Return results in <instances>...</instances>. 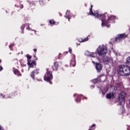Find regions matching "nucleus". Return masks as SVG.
<instances>
[{
  "label": "nucleus",
  "instance_id": "2f4dec72",
  "mask_svg": "<svg viewBox=\"0 0 130 130\" xmlns=\"http://www.w3.org/2000/svg\"><path fill=\"white\" fill-rule=\"evenodd\" d=\"M27 30H31V29L28 26L27 27Z\"/></svg>",
  "mask_w": 130,
  "mask_h": 130
},
{
  "label": "nucleus",
  "instance_id": "2eb2a0df",
  "mask_svg": "<svg viewBox=\"0 0 130 130\" xmlns=\"http://www.w3.org/2000/svg\"><path fill=\"white\" fill-rule=\"evenodd\" d=\"M114 97V94H113V92H110L106 95V98L107 99H110V98H113Z\"/></svg>",
  "mask_w": 130,
  "mask_h": 130
},
{
  "label": "nucleus",
  "instance_id": "aec40b11",
  "mask_svg": "<svg viewBox=\"0 0 130 130\" xmlns=\"http://www.w3.org/2000/svg\"><path fill=\"white\" fill-rule=\"evenodd\" d=\"M91 82L94 83V84H96V83H98V79H95L91 80Z\"/></svg>",
  "mask_w": 130,
  "mask_h": 130
},
{
  "label": "nucleus",
  "instance_id": "393cba45",
  "mask_svg": "<svg viewBox=\"0 0 130 130\" xmlns=\"http://www.w3.org/2000/svg\"><path fill=\"white\" fill-rule=\"evenodd\" d=\"M14 45H15V44H11L9 46V48L11 49V50H13V49H12V47H13V46H14Z\"/></svg>",
  "mask_w": 130,
  "mask_h": 130
},
{
  "label": "nucleus",
  "instance_id": "20e7f679",
  "mask_svg": "<svg viewBox=\"0 0 130 130\" xmlns=\"http://www.w3.org/2000/svg\"><path fill=\"white\" fill-rule=\"evenodd\" d=\"M52 72H47L46 74H45L44 80L46 81L47 82H49L50 84H52V82L50 81L52 80Z\"/></svg>",
  "mask_w": 130,
  "mask_h": 130
},
{
  "label": "nucleus",
  "instance_id": "f704fd0d",
  "mask_svg": "<svg viewBox=\"0 0 130 130\" xmlns=\"http://www.w3.org/2000/svg\"><path fill=\"white\" fill-rule=\"evenodd\" d=\"M34 51H35V52H36L37 51V49H34Z\"/></svg>",
  "mask_w": 130,
  "mask_h": 130
},
{
  "label": "nucleus",
  "instance_id": "c9c22d12",
  "mask_svg": "<svg viewBox=\"0 0 130 130\" xmlns=\"http://www.w3.org/2000/svg\"><path fill=\"white\" fill-rule=\"evenodd\" d=\"M0 130H4V129H3V127L1 126H0Z\"/></svg>",
  "mask_w": 130,
  "mask_h": 130
},
{
  "label": "nucleus",
  "instance_id": "b1692460",
  "mask_svg": "<svg viewBox=\"0 0 130 130\" xmlns=\"http://www.w3.org/2000/svg\"><path fill=\"white\" fill-rule=\"evenodd\" d=\"M26 57H27V61H28V59L29 60H30V59H31V56H30V55H26Z\"/></svg>",
  "mask_w": 130,
  "mask_h": 130
},
{
  "label": "nucleus",
  "instance_id": "1a4fd4ad",
  "mask_svg": "<svg viewBox=\"0 0 130 130\" xmlns=\"http://www.w3.org/2000/svg\"><path fill=\"white\" fill-rule=\"evenodd\" d=\"M85 54L86 56H89L90 57H96V55H97L96 53H91L89 51L85 52Z\"/></svg>",
  "mask_w": 130,
  "mask_h": 130
},
{
  "label": "nucleus",
  "instance_id": "c85d7f7f",
  "mask_svg": "<svg viewBox=\"0 0 130 130\" xmlns=\"http://www.w3.org/2000/svg\"><path fill=\"white\" fill-rule=\"evenodd\" d=\"M69 52L70 53H72V49L71 48H69Z\"/></svg>",
  "mask_w": 130,
  "mask_h": 130
},
{
  "label": "nucleus",
  "instance_id": "a878e982",
  "mask_svg": "<svg viewBox=\"0 0 130 130\" xmlns=\"http://www.w3.org/2000/svg\"><path fill=\"white\" fill-rule=\"evenodd\" d=\"M113 52L115 53V54H116V55H118V54H119V53H118V52H117V51L114 50Z\"/></svg>",
  "mask_w": 130,
  "mask_h": 130
},
{
  "label": "nucleus",
  "instance_id": "c756f323",
  "mask_svg": "<svg viewBox=\"0 0 130 130\" xmlns=\"http://www.w3.org/2000/svg\"><path fill=\"white\" fill-rule=\"evenodd\" d=\"M103 78V77H101V78H100V81H101V82H104V81L102 80Z\"/></svg>",
  "mask_w": 130,
  "mask_h": 130
},
{
  "label": "nucleus",
  "instance_id": "f3484780",
  "mask_svg": "<svg viewBox=\"0 0 130 130\" xmlns=\"http://www.w3.org/2000/svg\"><path fill=\"white\" fill-rule=\"evenodd\" d=\"M14 74H15V75H16L17 76H21V74L20 73V72L18 71V70H15L14 71Z\"/></svg>",
  "mask_w": 130,
  "mask_h": 130
},
{
  "label": "nucleus",
  "instance_id": "cd10ccee",
  "mask_svg": "<svg viewBox=\"0 0 130 130\" xmlns=\"http://www.w3.org/2000/svg\"><path fill=\"white\" fill-rule=\"evenodd\" d=\"M24 28H25V25H22L21 26V30H24Z\"/></svg>",
  "mask_w": 130,
  "mask_h": 130
},
{
  "label": "nucleus",
  "instance_id": "de8ad7c7",
  "mask_svg": "<svg viewBox=\"0 0 130 130\" xmlns=\"http://www.w3.org/2000/svg\"><path fill=\"white\" fill-rule=\"evenodd\" d=\"M17 6V5H15V7H16Z\"/></svg>",
  "mask_w": 130,
  "mask_h": 130
},
{
  "label": "nucleus",
  "instance_id": "7c9ffc66",
  "mask_svg": "<svg viewBox=\"0 0 130 130\" xmlns=\"http://www.w3.org/2000/svg\"><path fill=\"white\" fill-rule=\"evenodd\" d=\"M3 71V67L2 66H0V71Z\"/></svg>",
  "mask_w": 130,
  "mask_h": 130
},
{
  "label": "nucleus",
  "instance_id": "49530a36",
  "mask_svg": "<svg viewBox=\"0 0 130 130\" xmlns=\"http://www.w3.org/2000/svg\"><path fill=\"white\" fill-rule=\"evenodd\" d=\"M91 87H94V86H93V85H92V86H91Z\"/></svg>",
  "mask_w": 130,
  "mask_h": 130
},
{
  "label": "nucleus",
  "instance_id": "7ed1b4c3",
  "mask_svg": "<svg viewBox=\"0 0 130 130\" xmlns=\"http://www.w3.org/2000/svg\"><path fill=\"white\" fill-rule=\"evenodd\" d=\"M96 54L101 57H104L108 52V48L106 45H101L96 49Z\"/></svg>",
  "mask_w": 130,
  "mask_h": 130
},
{
  "label": "nucleus",
  "instance_id": "423d86ee",
  "mask_svg": "<svg viewBox=\"0 0 130 130\" xmlns=\"http://www.w3.org/2000/svg\"><path fill=\"white\" fill-rule=\"evenodd\" d=\"M125 97V92L122 91L119 96V101L120 102V105H123L124 104V98Z\"/></svg>",
  "mask_w": 130,
  "mask_h": 130
},
{
  "label": "nucleus",
  "instance_id": "0eeeda50",
  "mask_svg": "<svg viewBox=\"0 0 130 130\" xmlns=\"http://www.w3.org/2000/svg\"><path fill=\"white\" fill-rule=\"evenodd\" d=\"M103 61L105 64H109L112 63L113 62V60L112 59V58H111V57H105L103 59Z\"/></svg>",
  "mask_w": 130,
  "mask_h": 130
},
{
  "label": "nucleus",
  "instance_id": "4c0bfd02",
  "mask_svg": "<svg viewBox=\"0 0 130 130\" xmlns=\"http://www.w3.org/2000/svg\"><path fill=\"white\" fill-rule=\"evenodd\" d=\"M127 130H130V126H128Z\"/></svg>",
  "mask_w": 130,
  "mask_h": 130
},
{
  "label": "nucleus",
  "instance_id": "473e14b6",
  "mask_svg": "<svg viewBox=\"0 0 130 130\" xmlns=\"http://www.w3.org/2000/svg\"><path fill=\"white\" fill-rule=\"evenodd\" d=\"M34 57H35V60H37V59H38L36 57V56H34Z\"/></svg>",
  "mask_w": 130,
  "mask_h": 130
},
{
  "label": "nucleus",
  "instance_id": "9b49d317",
  "mask_svg": "<svg viewBox=\"0 0 130 130\" xmlns=\"http://www.w3.org/2000/svg\"><path fill=\"white\" fill-rule=\"evenodd\" d=\"M39 74V69H36L34 71H32L30 74V77L34 80L35 78V74L38 75Z\"/></svg>",
  "mask_w": 130,
  "mask_h": 130
},
{
  "label": "nucleus",
  "instance_id": "58836bf2",
  "mask_svg": "<svg viewBox=\"0 0 130 130\" xmlns=\"http://www.w3.org/2000/svg\"><path fill=\"white\" fill-rule=\"evenodd\" d=\"M21 9H23V6H22V5H21Z\"/></svg>",
  "mask_w": 130,
  "mask_h": 130
},
{
  "label": "nucleus",
  "instance_id": "6ab92c4d",
  "mask_svg": "<svg viewBox=\"0 0 130 130\" xmlns=\"http://www.w3.org/2000/svg\"><path fill=\"white\" fill-rule=\"evenodd\" d=\"M54 67H57V69L59 66V63L58 62H55L54 63Z\"/></svg>",
  "mask_w": 130,
  "mask_h": 130
},
{
  "label": "nucleus",
  "instance_id": "39448f33",
  "mask_svg": "<svg viewBox=\"0 0 130 130\" xmlns=\"http://www.w3.org/2000/svg\"><path fill=\"white\" fill-rule=\"evenodd\" d=\"M127 37V35H125V34H119L117 36V37L115 38V41L117 42H120V41H122L123 39L126 38Z\"/></svg>",
  "mask_w": 130,
  "mask_h": 130
},
{
  "label": "nucleus",
  "instance_id": "bb28decb",
  "mask_svg": "<svg viewBox=\"0 0 130 130\" xmlns=\"http://www.w3.org/2000/svg\"><path fill=\"white\" fill-rule=\"evenodd\" d=\"M112 88H113L114 89V90H117V87H115L114 86H112Z\"/></svg>",
  "mask_w": 130,
  "mask_h": 130
},
{
  "label": "nucleus",
  "instance_id": "dca6fc26",
  "mask_svg": "<svg viewBox=\"0 0 130 130\" xmlns=\"http://www.w3.org/2000/svg\"><path fill=\"white\" fill-rule=\"evenodd\" d=\"M107 91H108V87L106 86L105 89L102 90V93L103 94V95H104L105 93L107 92Z\"/></svg>",
  "mask_w": 130,
  "mask_h": 130
},
{
  "label": "nucleus",
  "instance_id": "79ce46f5",
  "mask_svg": "<svg viewBox=\"0 0 130 130\" xmlns=\"http://www.w3.org/2000/svg\"><path fill=\"white\" fill-rule=\"evenodd\" d=\"M40 3L41 5H42V4H41V1H40Z\"/></svg>",
  "mask_w": 130,
  "mask_h": 130
},
{
  "label": "nucleus",
  "instance_id": "c03bdc74",
  "mask_svg": "<svg viewBox=\"0 0 130 130\" xmlns=\"http://www.w3.org/2000/svg\"><path fill=\"white\" fill-rule=\"evenodd\" d=\"M1 61H2V60H0V63H1Z\"/></svg>",
  "mask_w": 130,
  "mask_h": 130
},
{
  "label": "nucleus",
  "instance_id": "9d476101",
  "mask_svg": "<svg viewBox=\"0 0 130 130\" xmlns=\"http://www.w3.org/2000/svg\"><path fill=\"white\" fill-rule=\"evenodd\" d=\"M102 64L100 63H95V69L98 72V73H99L101 70H102Z\"/></svg>",
  "mask_w": 130,
  "mask_h": 130
},
{
  "label": "nucleus",
  "instance_id": "72a5a7b5",
  "mask_svg": "<svg viewBox=\"0 0 130 130\" xmlns=\"http://www.w3.org/2000/svg\"><path fill=\"white\" fill-rule=\"evenodd\" d=\"M1 96L2 97V98H5V96L3 95V94H1Z\"/></svg>",
  "mask_w": 130,
  "mask_h": 130
},
{
  "label": "nucleus",
  "instance_id": "09e8293b",
  "mask_svg": "<svg viewBox=\"0 0 130 130\" xmlns=\"http://www.w3.org/2000/svg\"><path fill=\"white\" fill-rule=\"evenodd\" d=\"M85 99H87V98H85Z\"/></svg>",
  "mask_w": 130,
  "mask_h": 130
},
{
  "label": "nucleus",
  "instance_id": "ea45409f",
  "mask_svg": "<svg viewBox=\"0 0 130 130\" xmlns=\"http://www.w3.org/2000/svg\"><path fill=\"white\" fill-rule=\"evenodd\" d=\"M93 63H95V62L94 61H92Z\"/></svg>",
  "mask_w": 130,
  "mask_h": 130
},
{
  "label": "nucleus",
  "instance_id": "f257e3e1",
  "mask_svg": "<svg viewBox=\"0 0 130 130\" xmlns=\"http://www.w3.org/2000/svg\"><path fill=\"white\" fill-rule=\"evenodd\" d=\"M92 8H93V5H91V8L89 11V15L91 16H94L96 18H99V19H101L102 21V27L106 26L109 28L110 27L111 23H114V21L116 19V16L114 15H110L108 17V19L105 20L106 19V16L104 14H99L98 13H96L95 12H93L92 11Z\"/></svg>",
  "mask_w": 130,
  "mask_h": 130
},
{
  "label": "nucleus",
  "instance_id": "37998d69",
  "mask_svg": "<svg viewBox=\"0 0 130 130\" xmlns=\"http://www.w3.org/2000/svg\"><path fill=\"white\" fill-rule=\"evenodd\" d=\"M110 43L111 44L112 43L111 42H110Z\"/></svg>",
  "mask_w": 130,
  "mask_h": 130
},
{
  "label": "nucleus",
  "instance_id": "5701e85b",
  "mask_svg": "<svg viewBox=\"0 0 130 130\" xmlns=\"http://www.w3.org/2000/svg\"><path fill=\"white\" fill-rule=\"evenodd\" d=\"M49 23H50V24H53L54 25H55L56 24H55V22H54V20H50L49 21Z\"/></svg>",
  "mask_w": 130,
  "mask_h": 130
},
{
  "label": "nucleus",
  "instance_id": "e433bc0d",
  "mask_svg": "<svg viewBox=\"0 0 130 130\" xmlns=\"http://www.w3.org/2000/svg\"><path fill=\"white\" fill-rule=\"evenodd\" d=\"M95 125H96L95 124H92V126L94 127V126H95Z\"/></svg>",
  "mask_w": 130,
  "mask_h": 130
},
{
  "label": "nucleus",
  "instance_id": "f03ea898",
  "mask_svg": "<svg viewBox=\"0 0 130 130\" xmlns=\"http://www.w3.org/2000/svg\"><path fill=\"white\" fill-rule=\"evenodd\" d=\"M118 74L120 76L128 77L130 75V67L127 66L120 65L119 66Z\"/></svg>",
  "mask_w": 130,
  "mask_h": 130
},
{
  "label": "nucleus",
  "instance_id": "4be33fe9",
  "mask_svg": "<svg viewBox=\"0 0 130 130\" xmlns=\"http://www.w3.org/2000/svg\"><path fill=\"white\" fill-rule=\"evenodd\" d=\"M52 68L53 71H57V68L56 66H54H54H53L52 67Z\"/></svg>",
  "mask_w": 130,
  "mask_h": 130
},
{
  "label": "nucleus",
  "instance_id": "412c9836",
  "mask_svg": "<svg viewBox=\"0 0 130 130\" xmlns=\"http://www.w3.org/2000/svg\"><path fill=\"white\" fill-rule=\"evenodd\" d=\"M126 63H128V64H130V56L127 58Z\"/></svg>",
  "mask_w": 130,
  "mask_h": 130
},
{
  "label": "nucleus",
  "instance_id": "a211bd4d",
  "mask_svg": "<svg viewBox=\"0 0 130 130\" xmlns=\"http://www.w3.org/2000/svg\"><path fill=\"white\" fill-rule=\"evenodd\" d=\"M89 40V38L86 37L85 39L82 40V41H79L80 42H86V41H88Z\"/></svg>",
  "mask_w": 130,
  "mask_h": 130
},
{
  "label": "nucleus",
  "instance_id": "6e6552de",
  "mask_svg": "<svg viewBox=\"0 0 130 130\" xmlns=\"http://www.w3.org/2000/svg\"><path fill=\"white\" fill-rule=\"evenodd\" d=\"M73 58L70 62V67H75L76 66V56L75 55H72Z\"/></svg>",
  "mask_w": 130,
  "mask_h": 130
},
{
  "label": "nucleus",
  "instance_id": "a18cd8bd",
  "mask_svg": "<svg viewBox=\"0 0 130 130\" xmlns=\"http://www.w3.org/2000/svg\"><path fill=\"white\" fill-rule=\"evenodd\" d=\"M77 45H80V44H77Z\"/></svg>",
  "mask_w": 130,
  "mask_h": 130
},
{
  "label": "nucleus",
  "instance_id": "4468645a",
  "mask_svg": "<svg viewBox=\"0 0 130 130\" xmlns=\"http://www.w3.org/2000/svg\"><path fill=\"white\" fill-rule=\"evenodd\" d=\"M65 18L68 19V21H70V19H71V13H70V11L67 10L66 13Z\"/></svg>",
  "mask_w": 130,
  "mask_h": 130
},
{
  "label": "nucleus",
  "instance_id": "a19ab883",
  "mask_svg": "<svg viewBox=\"0 0 130 130\" xmlns=\"http://www.w3.org/2000/svg\"><path fill=\"white\" fill-rule=\"evenodd\" d=\"M32 31H34V32H36V30H32Z\"/></svg>",
  "mask_w": 130,
  "mask_h": 130
},
{
  "label": "nucleus",
  "instance_id": "ddd939ff",
  "mask_svg": "<svg viewBox=\"0 0 130 130\" xmlns=\"http://www.w3.org/2000/svg\"><path fill=\"white\" fill-rule=\"evenodd\" d=\"M27 61V64L29 66L30 68H32L33 66L35 64L34 61H31V60L28 59Z\"/></svg>",
  "mask_w": 130,
  "mask_h": 130
},
{
  "label": "nucleus",
  "instance_id": "f8f14e48",
  "mask_svg": "<svg viewBox=\"0 0 130 130\" xmlns=\"http://www.w3.org/2000/svg\"><path fill=\"white\" fill-rule=\"evenodd\" d=\"M74 96H76V99L75 100L76 102H77V103H78V102H81V100L80 99V97H82V94H78L77 93L74 94Z\"/></svg>",
  "mask_w": 130,
  "mask_h": 130
}]
</instances>
